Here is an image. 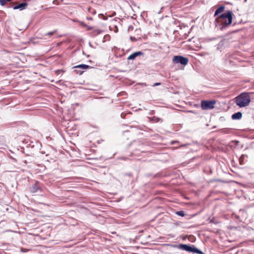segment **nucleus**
I'll list each match as a JSON object with an SVG mask.
<instances>
[{
  "label": "nucleus",
  "instance_id": "1",
  "mask_svg": "<svg viewBox=\"0 0 254 254\" xmlns=\"http://www.w3.org/2000/svg\"><path fill=\"white\" fill-rule=\"evenodd\" d=\"M233 15V12L230 10L218 15L215 19L216 26L222 30L226 28L232 23Z\"/></svg>",
  "mask_w": 254,
  "mask_h": 254
},
{
  "label": "nucleus",
  "instance_id": "18",
  "mask_svg": "<svg viewBox=\"0 0 254 254\" xmlns=\"http://www.w3.org/2000/svg\"><path fill=\"white\" fill-rule=\"evenodd\" d=\"M56 32V30L53 31H52V32H48V33H46V34H45V36H52V35H53V34H54Z\"/></svg>",
  "mask_w": 254,
  "mask_h": 254
},
{
  "label": "nucleus",
  "instance_id": "2",
  "mask_svg": "<svg viewBox=\"0 0 254 254\" xmlns=\"http://www.w3.org/2000/svg\"><path fill=\"white\" fill-rule=\"evenodd\" d=\"M235 103L240 107H244L249 105L251 102V97L248 93L243 92L235 98Z\"/></svg>",
  "mask_w": 254,
  "mask_h": 254
},
{
  "label": "nucleus",
  "instance_id": "10",
  "mask_svg": "<svg viewBox=\"0 0 254 254\" xmlns=\"http://www.w3.org/2000/svg\"><path fill=\"white\" fill-rule=\"evenodd\" d=\"M224 41L225 40L223 39H220V40L219 41V43L215 46L216 47V50L219 51L221 50L224 44Z\"/></svg>",
  "mask_w": 254,
  "mask_h": 254
},
{
  "label": "nucleus",
  "instance_id": "14",
  "mask_svg": "<svg viewBox=\"0 0 254 254\" xmlns=\"http://www.w3.org/2000/svg\"><path fill=\"white\" fill-rule=\"evenodd\" d=\"M79 68H75L74 69V72H76V73L77 74H78L79 75H81L83 72V71H82L80 69H78Z\"/></svg>",
  "mask_w": 254,
  "mask_h": 254
},
{
  "label": "nucleus",
  "instance_id": "22",
  "mask_svg": "<svg viewBox=\"0 0 254 254\" xmlns=\"http://www.w3.org/2000/svg\"><path fill=\"white\" fill-rule=\"evenodd\" d=\"M175 142H177V141H172V144H174Z\"/></svg>",
  "mask_w": 254,
  "mask_h": 254
},
{
  "label": "nucleus",
  "instance_id": "8",
  "mask_svg": "<svg viewBox=\"0 0 254 254\" xmlns=\"http://www.w3.org/2000/svg\"><path fill=\"white\" fill-rule=\"evenodd\" d=\"M143 55V53L141 52H136L135 53H133V54H131L128 58L127 60H134L136 57H137L138 56H140Z\"/></svg>",
  "mask_w": 254,
  "mask_h": 254
},
{
  "label": "nucleus",
  "instance_id": "21",
  "mask_svg": "<svg viewBox=\"0 0 254 254\" xmlns=\"http://www.w3.org/2000/svg\"><path fill=\"white\" fill-rule=\"evenodd\" d=\"M217 38H211L210 39L211 40H215V39H217Z\"/></svg>",
  "mask_w": 254,
  "mask_h": 254
},
{
  "label": "nucleus",
  "instance_id": "12",
  "mask_svg": "<svg viewBox=\"0 0 254 254\" xmlns=\"http://www.w3.org/2000/svg\"><path fill=\"white\" fill-rule=\"evenodd\" d=\"M90 67V66L89 65L84 64H79V65L75 66L74 67V68H79L80 69H85L89 68Z\"/></svg>",
  "mask_w": 254,
  "mask_h": 254
},
{
  "label": "nucleus",
  "instance_id": "20",
  "mask_svg": "<svg viewBox=\"0 0 254 254\" xmlns=\"http://www.w3.org/2000/svg\"><path fill=\"white\" fill-rule=\"evenodd\" d=\"M87 19L91 20L92 19V17H88V18H87Z\"/></svg>",
  "mask_w": 254,
  "mask_h": 254
},
{
  "label": "nucleus",
  "instance_id": "17",
  "mask_svg": "<svg viewBox=\"0 0 254 254\" xmlns=\"http://www.w3.org/2000/svg\"><path fill=\"white\" fill-rule=\"evenodd\" d=\"M102 30L99 29H96L94 30V32L95 33L94 35H98L102 32Z\"/></svg>",
  "mask_w": 254,
  "mask_h": 254
},
{
  "label": "nucleus",
  "instance_id": "19",
  "mask_svg": "<svg viewBox=\"0 0 254 254\" xmlns=\"http://www.w3.org/2000/svg\"><path fill=\"white\" fill-rule=\"evenodd\" d=\"M161 83H159V82H157V83H155L153 84V86L155 87V86H158V85H160Z\"/></svg>",
  "mask_w": 254,
  "mask_h": 254
},
{
  "label": "nucleus",
  "instance_id": "16",
  "mask_svg": "<svg viewBox=\"0 0 254 254\" xmlns=\"http://www.w3.org/2000/svg\"><path fill=\"white\" fill-rule=\"evenodd\" d=\"M6 2H7L6 0H0V4L2 6H4L6 4Z\"/></svg>",
  "mask_w": 254,
  "mask_h": 254
},
{
  "label": "nucleus",
  "instance_id": "11",
  "mask_svg": "<svg viewBox=\"0 0 254 254\" xmlns=\"http://www.w3.org/2000/svg\"><path fill=\"white\" fill-rule=\"evenodd\" d=\"M242 114L241 112H237L232 115V119L233 120H239L241 119Z\"/></svg>",
  "mask_w": 254,
  "mask_h": 254
},
{
  "label": "nucleus",
  "instance_id": "5",
  "mask_svg": "<svg viewBox=\"0 0 254 254\" xmlns=\"http://www.w3.org/2000/svg\"><path fill=\"white\" fill-rule=\"evenodd\" d=\"M173 61L175 64H181L182 65H186L188 64L189 59L182 56H176L174 57Z\"/></svg>",
  "mask_w": 254,
  "mask_h": 254
},
{
  "label": "nucleus",
  "instance_id": "3",
  "mask_svg": "<svg viewBox=\"0 0 254 254\" xmlns=\"http://www.w3.org/2000/svg\"><path fill=\"white\" fill-rule=\"evenodd\" d=\"M178 248L180 249L186 251L188 252H192L198 254H204L202 251L196 248L193 246H190L187 244H180L178 246Z\"/></svg>",
  "mask_w": 254,
  "mask_h": 254
},
{
  "label": "nucleus",
  "instance_id": "6",
  "mask_svg": "<svg viewBox=\"0 0 254 254\" xmlns=\"http://www.w3.org/2000/svg\"><path fill=\"white\" fill-rule=\"evenodd\" d=\"M27 5H28L27 3L22 2L20 4H18L16 5H15L14 6H13V8L14 9H19L20 10H22L25 9Z\"/></svg>",
  "mask_w": 254,
  "mask_h": 254
},
{
  "label": "nucleus",
  "instance_id": "4",
  "mask_svg": "<svg viewBox=\"0 0 254 254\" xmlns=\"http://www.w3.org/2000/svg\"><path fill=\"white\" fill-rule=\"evenodd\" d=\"M216 101L215 100H202L201 102V108L203 110L212 109L214 108V105Z\"/></svg>",
  "mask_w": 254,
  "mask_h": 254
},
{
  "label": "nucleus",
  "instance_id": "9",
  "mask_svg": "<svg viewBox=\"0 0 254 254\" xmlns=\"http://www.w3.org/2000/svg\"><path fill=\"white\" fill-rule=\"evenodd\" d=\"M225 6L223 5H221L219 6L217 9L215 10L214 13V16H218L219 14L222 12H223L224 10Z\"/></svg>",
  "mask_w": 254,
  "mask_h": 254
},
{
  "label": "nucleus",
  "instance_id": "13",
  "mask_svg": "<svg viewBox=\"0 0 254 254\" xmlns=\"http://www.w3.org/2000/svg\"><path fill=\"white\" fill-rule=\"evenodd\" d=\"M230 130L229 128H222L220 130V131L224 133H229Z\"/></svg>",
  "mask_w": 254,
  "mask_h": 254
},
{
  "label": "nucleus",
  "instance_id": "15",
  "mask_svg": "<svg viewBox=\"0 0 254 254\" xmlns=\"http://www.w3.org/2000/svg\"><path fill=\"white\" fill-rule=\"evenodd\" d=\"M176 214L179 216H184L185 215V213H184V212L183 211H177Z\"/></svg>",
  "mask_w": 254,
  "mask_h": 254
},
{
  "label": "nucleus",
  "instance_id": "7",
  "mask_svg": "<svg viewBox=\"0 0 254 254\" xmlns=\"http://www.w3.org/2000/svg\"><path fill=\"white\" fill-rule=\"evenodd\" d=\"M30 191L32 193L37 192L38 190H40V187L39 185V183L36 182L35 184L33 185L30 188Z\"/></svg>",
  "mask_w": 254,
  "mask_h": 254
},
{
  "label": "nucleus",
  "instance_id": "23",
  "mask_svg": "<svg viewBox=\"0 0 254 254\" xmlns=\"http://www.w3.org/2000/svg\"><path fill=\"white\" fill-rule=\"evenodd\" d=\"M185 145H186L185 144H184V145H181V146H185Z\"/></svg>",
  "mask_w": 254,
  "mask_h": 254
}]
</instances>
